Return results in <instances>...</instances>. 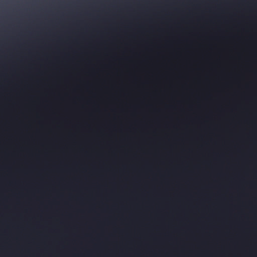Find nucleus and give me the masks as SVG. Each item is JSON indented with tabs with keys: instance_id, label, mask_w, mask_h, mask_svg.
<instances>
[{
	"instance_id": "7ed1b4c3",
	"label": "nucleus",
	"mask_w": 257,
	"mask_h": 257,
	"mask_svg": "<svg viewBox=\"0 0 257 257\" xmlns=\"http://www.w3.org/2000/svg\"><path fill=\"white\" fill-rule=\"evenodd\" d=\"M18 89V85H17V89ZM19 112H118V111H22L20 109V107L18 103V91L17 90V113Z\"/></svg>"
},
{
	"instance_id": "f257e3e1",
	"label": "nucleus",
	"mask_w": 257,
	"mask_h": 257,
	"mask_svg": "<svg viewBox=\"0 0 257 257\" xmlns=\"http://www.w3.org/2000/svg\"><path fill=\"white\" fill-rule=\"evenodd\" d=\"M10 114L12 118V215H16V113Z\"/></svg>"
},
{
	"instance_id": "f03ea898",
	"label": "nucleus",
	"mask_w": 257,
	"mask_h": 257,
	"mask_svg": "<svg viewBox=\"0 0 257 257\" xmlns=\"http://www.w3.org/2000/svg\"><path fill=\"white\" fill-rule=\"evenodd\" d=\"M12 111L16 112V12H12Z\"/></svg>"
}]
</instances>
